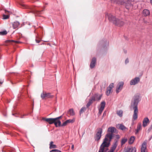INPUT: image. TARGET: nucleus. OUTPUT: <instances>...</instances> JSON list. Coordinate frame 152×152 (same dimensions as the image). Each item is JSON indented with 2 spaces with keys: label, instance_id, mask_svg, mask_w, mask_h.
Masks as SVG:
<instances>
[{
  "label": "nucleus",
  "instance_id": "nucleus-1",
  "mask_svg": "<svg viewBox=\"0 0 152 152\" xmlns=\"http://www.w3.org/2000/svg\"><path fill=\"white\" fill-rule=\"evenodd\" d=\"M112 137V133H108L106 135L103 142L100 146L99 152H106L108 150V147L110 145Z\"/></svg>",
  "mask_w": 152,
  "mask_h": 152
},
{
  "label": "nucleus",
  "instance_id": "nucleus-2",
  "mask_svg": "<svg viewBox=\"0 0 152 152\" xmlns=\"http://www.w3.org/2000/svg\"><path fill=\"white\" fill-rule=\"evenodd\" d=\"M106 17L108 18L109 21L115 26H122L124 24V22L122 20L116 18L115 16L110 14H107Z\"/></svg>",
  "mask_w": 152,
  "mask_h": 152
},
{
  "label": "nucleus",
  "instance_id": "nucleus-3",
  "mask_svg": "<svg viewBox=\"0 0 152 152\" xmlns=\"http://www.w3.org/2000/svg\"><path fill=\"white\" fill-rule=\"evenodd\" d=\"M139 96L136 95L134 96V102L133 105L132 106L133 107L134 110V114L133 115V118L134 120H136L137 118V113L138 112L137 105L139 102Z\"/></svg>",
  "mask_w": 152,
  "mask_h": 152
},
{
  "label": "nucleus",
  "instance_id": "nucleus-4",
  "mask_svg": "<svg viewBox=\"0 0 152 152\" xmlns=\"http://www.w3.org/2000/svg\"><path fill=\"white\" fill-rule=\"evenodd\" d=\"M102 96L101 95H98L97 94L94 95L91 99H89L88 102L87 104V106L88 107L93 102L99 100L101 99Z\"/></svg>",
  "mask_w": 152,
  "mask_h": 152
},
{
  "label": "nucleus",
  "instance_id": "nucleus-5",
  "mask_svg": "<svg viewBox=\"0 0 152 152\" xmlns=\"http://www.w3.org/2000/svg\"><path fill=\"white\" fill-rule=\"evenodd\" d=\"M41 98L42 99H46L48 98H52L54 96L51 94L50 93H48L46 92L43 91L41 95Z\"/></svg>",
  "mask_w": 152,
  "mask_h": 152
},
{
  "label": "nucleus",
  "instance_id": "nucleus-6",
  "mask_svg": "<svg viewBox=\"0 0 152 152\" xmlns=\"http://www.w3.org/2000/svg\"><path fill=\"white\" fill-rule=\"evenodd\" d=\"M102 132V128H99L98 129V131L96 133L95 137V140L99 141L101 137V134Z\"/></svg>",
  "mask_w": 152,
  "mask_h": 152
},
{
  "label": "nucleus",
  "instance_id": "nucleus-7",
  "mask_svg": "<svg viewBox=\"0 0 152 152\" xmlns=\"http://www.w3.org/2000/svg\"><path fill=\"white\" fill-rule=\"evenodd\" d=\"M114 84L112 83L110 84L108 87L107 88V91L106 92V94L107 95L109 96L110 93L112 92V90L114 87Z\"/></svg>",
  "mask_w": 152,
  "mask_h": 152
},
{
  "label": "nucleus",
  "instance_id": "nucleus-8",
  "mask_svg": "<svg viewBox=\"0 0 152 152\" xmlns=\"http://www.w3.org/2000/svg\"><path fill=\"white\" fill-rule=\"evenodd\" d=\"M124 85V83L123 82H121L119 83L117 85L116 88V92L118 93L122 89Z\"/></svg>",
  "mask_w": 152,
  "mask_h": 152
},
{
  "label": "nucleus",
  "instance_id": "nucleus-9",
  "mask_svg": "<svg viewBox=\"0 0 152 152\" xmlns=\"http://www.w3.org/2000/svg\"><path fill=\"white\" fill-rule=\"evenodd\" d=\"M101 107L99 109L98 113L100 115L102 113V111L104 109L105 105V102L104 101L101 102Z\"/></svg>",
  "mask_w": 152,
  "mask_h": 152
},
{
  "label": "nucleus",
  "instance_id": "nucleus-10",
  "mask_svg": "<svg viewBox=\"0 0 152 152\" xmlns=\"http://www.w3.org/2000/svg\"><path fill=\"white\" fill-rule=\"evenodd\" d=\"M54 123L56 127L61 126V121L57 119V118H54Z\"/></svg>",
  "mask_w": 152,
  "mask_h": 152
},
{
  "label": "nucleus",
  "instance_id": "nucleus-11",
  "mask_svg": "<svg viewBox=\"0 0 152 152\" xmlns=\"http://www.w3.org/2000/svg\"><path fill=\"white\" fill-rule=\"evenodd\" d=\"M140 79L139 77H135L131 81L130 84L131 85H135L137 84L140 81Z\"/></svg>",
  "mask_w": 152,
  "mask_h": 152
},
{
  "label": "nucleus",
  "instance_id": "nucleus-12",
  "mask_svg": "<svg viewBox=\"0 0 152 152\" xmlns=\"http://www.w3.org/2000/svg\"><path fill=\"white\" fill-rule=\"evenodd\" d=\"M150 123V121L148 118H145L142 121V126L144 127H146Z\"/></svg>",
  "mask_w": 152,
  "mask_h": 152
},
{
  "label": "nucleus",
  "instance_id": "nucleus-13",
  "mask_svg": "<svg viewBox=\"0 0 152 152\" xmlns=\"http://www.w3.org/2000/svg\"><path fill=\"white\" fill-rule=\"evenodd\" d=\"M147 142L144 141L142 144L141 148V152H147L146 150Z\"/></svg>",
  "mask_w": 152,
  "mask_h": 152
},
{
  "label": "nucleus",
  "instance_id": "nucleus-14",
  "mask_svg": "<svg viewBox=\"0 0 152 152\" xmlns=\"http://www.w3.org/2000/svg\"><path fill=\"white\" fill-rule=\"evenodd\" d=\"M54 118H43L42 119L48 122L50 124H52L54 123Z\"/></svg>",
  "mask_w": 152,
  "mask_h": 152
},
{
  "label": "nucleus",
  "instance_id": "nucleus-15",
  "mask_svg": "<svg viewBox=\"0 0 152 152\" xmlns=\"http://www.w3.org/2000/svg\"><path fill=\"white\" fill-rule=\"evenodd\" d=\"M150 12L149 10L145 9L142 11V14L145 16H147L150 15Z\"/></svg>",
  "mask_w": 152,
  "mask_h": 152
},
{
  "label": "nucleus",
  "instance_id": "nucleus-16",
  "mask_svg": "<svg viewBox=\"0 0 152 152\" xmlns=\"http://www.w3.org/2000/svg\"><path fill=\"white\" fill-rule=\"evenodd\" d=\"M96 61V58H93L92 59L90 65V66L91 68H93L94 67L95 65Z\"/></svg>",
  "mask_w": 152,
  "mask_h": 152
},
{
  "label": "nucleus",
  "instance_id": "nucleus-17",
  "mask_svg": "<svg viewBox=\"0 0 152 152\" xmlns=\"http://www.w3.org/2000/svg\"><path fill=\"white\" fill-rule=\"evenodd\" d=\"M125 152H136V148L134 147H131L128 148Z\"/></svg>",
  "mask_w": 152,
  "mask_h": 152
},
{
  "label": "nucleus",
  "instance_id": "nucleus-18",
  "mask_svg": "<svg viewBox=\"0 0 152 152\" xmlns=\"http://www.w3.org/2000/svg\"><path fill=\"white\" fill-rule=\"evenodd\" d=\"M20 23L18 21L13 22L12 23V27L14 29L17 28L19 26Z\"/></svg>",
  "mask_w": 152,
  "mask_h": 152
},
{
  "label": "nucleus",
  "instance_id": "nucleus-19",
  "mask_svg": "<svg viewBox=\"0 0 152 152\" xmlns=\"http://www.w3.org/2000/svg\"><path fill=\"white\" fill-rule=\"evenodd\" d=\"M117 127L122 130H125L126 129L123 124H118L117 125Z\"/></svg>",
  "mask_w": 152,
  "mask_h": 152
},
{
  "label": "nucleus",
  "instance_id": "nucleus-20",
  "mask_svg": "<svg viewBox=\"0 0 152 152\" xmlns=\"http://www.w3.org/2000/svg\"><path fill=\"white\" fill-rule=\"evenodd\" d=\"M117 145V142H115L112 146L111 147V149L110 151V152H113L115 148H116Z\"/></svg>",
  "mask_w": 152,
  "mask_h": 152
},
{
  "label": "nucleus",
  "instance_id": "nucleus-21",
  "mask_svg": "<svg viewBox=\"0 0 152 152\" xmlns=\"http://www.w3.org/2000/svg\"><path fill=\"white\" fill-rule=\"evenodd\" d=\"M115 130L116 129L115 127H110L108 128L107 131L109 132L113 133Z\"/></svg>",
  "mask_w": 152,
  "mask_h": 152
},
{
  "label": "nucleus",
  "instance_id": "nucleus-22",
  "mask_svg": "<svg viewBox=\"0 0 152 152\" xmlns=\"http://www.w3.org/2000/svg\"><path fill=\"white\" fill-rule=\"evenodd\" d=\"M135 139V137L134 136H132L130 138L129 141V144H132L134 140Z\"/></svg>",
  "mask_w": 152,
  "mask_h": 152
},
{
  "label": "nucleus",
  "instance_id": "nucleus-23",
  "mask_svg": "<svg viewBox=\"0 0 152 152\" xmlns=\"http://www.w3.org/2000/svg\"><path fill=\"white\" fill-rule=\"evenodd\" d=\"M53 142L51 141L50 144L49 148L50 149L52 148H56V145L53 144Z\"/></svg>",
  "mask_w": 152,
  "mask_h": 152
},
{
  "label": "nucleus",
  "instance_id": "nucleus-24",
  "mask_svg": "<svg viewBox=\"0 0 152 152\" xmlns=\"http://www.w3.org/2000/svg\"><path fill=\"white\" fill-rule=\"evenodd\" d=\"M123 112L121 110H118L117 111V114L120 117H122L123 115Z\"/></svg>",
  "mask_w": 152,
  "mask_h": 152
},
{
  "label": "nucleus",
  "instance_id": "nucleus-25",
  "mask_svg": "<svg viewBox=\"0 0 152 152\" xmlns=\"http://www.w3.org/2000/svg\"><path fill=\"white\" fill-rule=\"evenodd\" d=\"M127 139L126 138H124L122 139L121 141V144L122 145L124 144L127 141Z\"/></svg>",
  "mask_w": 152,
  "mask_h": 152
},
{
  "label": "nucleus",
  "instance_id": "nucleus-26",
  "mask_svg": "<svg viewBox=\"0 0 152 152\" xmlns=\"http://www.w3.org/2000/svg\"><path fill=\"white\" fill-rule=\"evenodd\" d=\"M141 126L140 124H139L137 125L136 129V133H137L141 129Z\"/></svg>",
  "mask_w": 152,
  "mask_h": 152
},
{
  "label": "nucleus",
  "instance_id": "nucleus-27",
  "mask_svg": "<svg viewBox=\"0 0 152 152\" xmlns=\"http://www.w3.org/2000/svg\"><path fill=\"white\" fill-rule=\"evenodd\" d=\"M69 113L71 115H75V113L74 110L72 109H71L69 111Z\"/></svg>",
  "mask_w": 152,
  "mask_h": 152
},
{
  "label": "nucleus",
  "instance_id": "nucleus-28",
  "mask_svg": "<svg viewBox=\"0 0 152 152\" xmlns=\"http://www.w3.org/2000/svg\"><path fill=\"white\" fill-rule=\"evenodd\" d=\"M67 122L68 124L70 123H72L75 122V119L73 118L72 119H69V120H67Z\"/></svg>",
  "mask_w": 152,
  "mask_h": 152
},
{
  "label": "nucleus",
  "instance_id": "nucleus-29",
  "mask_svg": "<svg viewBox=\"0 0 152 152\" xmlns=\"http://www.w3.org/2000/svg\"><path fill=\"white\" fill-rule=\"evenodd\" d=\"M128 1H127V2L126 3V6H128L129 5L130 6L131 5V4H130V2L131 1H134V0H127Z\"/></svg>",
  "mask_w": 152,
  "mask_h": 152
},
{
  "label": "nucleus",
  "instance_id": "nucleus-30",
  "mask_svg": "<svg viewBox=\"0 0 152 152\" xmlns=\"http://www.w3.org/2000/svg\"><path fill=\"white\" fill-rule=\"evenodd\" d=\"M7 33V32L6 31H2L0 32V35H6Z\"/></svg>",
  "mask_w": 152,
  "mask_h": 152
},
{
  "label": "nucleus",
  "instance_id": "nucleus-31",
  "mask_svg": "<svg viewBox=\"0 0 152 152\" xmlns=\"http://www.w3.org/2000/svg\"><path fill=\"white\" fill-rule=\"evenodd\" d=\"M68 124L67 120L64 121L63 124H61V126H64L67 125Z\"/></svg>",
  "mask_w": 152,
  "mask_h": 152
},
{
  "label": "nucleus",
  "instance_id": "nucleus-32",
  "mask_svg": "<svg viewBox=\"0 0 152 152\" xmlns=\"http://www.w3.org/2000/svg\"><path fill=\"white\" fill-rule=\"evenodd\" d=\"M86 110V108L85 107H82L80 111V113L81 114V113H83Z\"/></svg>",
  "mask_w": 152,
  "mask_h": 152
},
{
  "label": "nucleus",
  "instance_id": "nucleus-33",
  "mask_svg": "<svg viewBox=\"0 0 152 152\" xmlns=\"http://www.w3.org/2000/svg\"><path fill=\"white\" fill-rule=\"evenodd\" d=\"M3 16V18L4 19H8L9 17V15H4Z\"/></svg>",
  "mask_w": 152,
  "mask_h": 152
},
{
  "label": "nucleus",
  "instance_id": "nucleus-34",
  "mask_svg": "<svg viewBox=\"0 0 152 152\" xmlns=\"http://www.w3.org/2000/svg\"><path fill=\"white\" fill-rule=\"evenodd\" d=\"M35 40L36 42L37 43H39L40 41V39H38L37 38Z\"/></svg>",
  "mask_w": 152,
  "mask_h": 152
},
{
  "label": "nucleus",
  "instance_id": "nucleus-35",
  "mask_svg": "<svg viewBox=\"0 0 152 152\" xmlns=\"http://www.w3.org/2000/svg\"><path fill=\"white\" fill-rule=\"evenodd\" d=\"M125 62L126 64L129 62V60L128 59H126V60Z\"/></svg>",
  "mask_w": 152,
  "mask_h": 152
},
{
  "label": "nucleus",
  "instance_id": "nucleus-36",
  "mask_svg": "<svg viewBox=\"0 0 152 152\" xmlns=\"http://www.w3.org/2000/svg\"><path fill=\"white\" fill-rule=\"evenodd\" d=\"M56 149H53V150H52L51 151H50V152H55V151H56Z\"/></svg>",
  "mask_w": 152,
  "mask_h": 152
},
{
  "label": "nucleus",
  "instance_id": "nucleus-37",
  "mask_svg": "<svg viewBox=\"0 0 152 152\" xmlns=\"http://www.w3.org/2000/svg\"><path fill=\"white\" fill-rule=\"evenodd\" d=\"M62 117V116H60L59 117H58L56 118H57V119L58 120H59L60 118H61Z\"/></svg>",
  "mask_w": 152,
  "mask_h": 152
},
{
  "label": "nucleus",
  "instance_id": "nucleus-38",
  "mask_svg": "<svg viewBox=\"0 0 152 152\" xmlns=\"http://www.w3.org/2000/svg\"><path fill=\"white\" fill-rule=\"evenodd\" d=\"M72 149L73 150L74 148V145H72Z\"/></svg>",
  "mask_w": 152,
  "mask_h": 152
},
{
  "label": "nucleus",
  "instance_id": "nucleus-39",
  "mask_svg": "<svg viewBox=\"0 0 152 152\" xmlns=\"http://www.w3.org/2000/svg\"><path fill=\"white\" fill-rule=\"evenodd\" d=\"M150 2L151 4L152 5V0H150Z\"/></svg>",
  "mask_w": 152,
  "mask_h": 152
},
{
  "label": "nucleus",
  "instance_id": "nucleus-40",
  "mask_svg": "<svg viewBox=\"0 0 152 152\" xmlns=\"http://www.w3.org/2000/svg\"><path fill=\"white\" fill-rule=\"evenodd\" d=\"M2 82H1L0 80V84H2Z\"/></svg>",
  "mask_w": 152,
  "mask_h": 152
},
{
  "label": "nucleus",
  "instance_id": "nucleus-41",
  "mask_svg": "<svg viewBox=\"0 0 152 152\" xmlns=\"http://www.w3.org/2000/svg\"><path fill=\"white\" fill-rule=\"evenodd\" d=\"M15 42L16 43H18V41H15Z\"/></svg>",
  "mask_w": 152,
  "mask_h": 152
},
{
  "label": "nucleus",
  "instance_id": "nucleus-42",
  "mask_svg": "<svg viewBox=\"0 0 152 152\" xmlns=\"http://www.w3.org/2000/svg\"><path fill=\"white\" fill-rule=\"evenodd\" d=\"M22 6H24V4H23V5H22Z\"/></svg>",
  "mask_w": 152,
  "mask_h": 152
},
{
  "label": "nucleus",
  "instance_id": "nucleus-43",
  "mask_svg": "<svg viewBox=\"0 0 152 152\" xmlns=\"http://www.w3.org/2000/svg\"><path fill=\"white\" fill-rule=\"evenodd\" d=\"M39 12V11H37V12Z\"/></svg>",
  "mask_w": 152,
  "mask_h": 152
}]
</instances>
